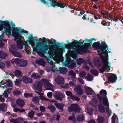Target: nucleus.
<instances>
[{
	"instance_id": "f257e3e1",
	"label": "nucleus",
	"mask_w": 123,
	"mask_h": 123,
	"mask_svg": "<svg viewBox=\"0 0 123 123\" xmlns=\"http://www.w3.org/2000/svg\"><path fill=\"white\" fill-rule=\"evenodd\" d=\"M100 49V50H98L97 52L99 55L102 62L104 64L102 67L99 69L100 73H103L105 70L110 68L108 65V52L106 50H109L108 46L106 43L104 41H102L99 45Z\"/></svg>"
},
{
	"instance_id": "a18cd8bd",
	"label": "nucleus",
	"mask_w": 123,
	"mask_h": 123,
	"mask_svg": "<svg viewBox=\"0 0 123 123\" xmlns=\"http://www.w3.org/2000/svg\"><path fill=\"white\" fill-rule=\"evenodd\" d=\"M23 81L25 83L27 84L29 83L28 78L26 76H23L22 78Z\"/></svg>"
},
{
	"instance_id": "dca6fc26",
	"label": "nucleus",
	"mask_w": 123,
	"mask_h": 123,
	"mask_svg": "<svg viewBox=\"0 0 123 123\" xmlns=\"http://www.w3.org/2000/svg\"><path fill=\"white\" fill-rule=\"evenodd\" d=\"M48 48L49 50L47 52L46 54L49 55V56L51 57L54 53V50L56 48H54L53 45H49Z\"/></svg>"
},
{
	"instance_id": "680f3d73",
	"label": "nucleus",
	"mask_w": 123,
	"mask_h": 123,
	"mask_svg": "<svg viewBox=\"0 0 123 123\" xmlns=\"http://www.w3.org/2000/svg\"><path fill=\"white\" fill-rule=\"evenodd\" d=\"M20 91L18 90L15 91L13 92V94L16 95H20Z\"/></svg>"
},
{
	"instance_id": "a211bd4d",
	"label": "nucleus",
	"mask_w": 123,
	"mask_h": 123,
	"mask_svg": "<svg viewBox=\"0 0 123 123\" xmlns=\"http://www.w3.org/2000/svg\"><path fill=\"white\" fill-rule=\"evenodd\" d=\"M103 101H101V102H99V104L98 105V111L102 113H104L105 112V107L103 105L102 102Z\"/></svg>"
},
{
	"instance_id": "0e129e2a",
	"label": "nucleus",
	"mask_w": 123,
	"mask_h": 123,
	"mask_svg": "<svg viewBox=\"0 0 123 123\" xmlns=\"http://www.w3.org/2000/svg\"><path fill=\"white\" fill-rule=\"evenodd\" d=\"M53 93L51 92H48L47 93V96L49 98H50L52 96Z\"/></svg>"
},
{
	"instance_id": "20e7f679",
	"label": "nucleus",
	"mask_w": 123,
	"mask_h": 123,
	"mask_svg": "<svg viewBox=\"0 0 123 123\" xmlns=\"http://www.w3.org/2000/svg\"><path fill=\"white\" fill-rule=\"evenodd\" d=\"M100 95L98 94H97V97L99 101V102H101L103 101V103L104 105L107 106H109V103L108 99L107 97V92L105 90H101L99 92Z\"/></svg>"
},
{
	"instance_id": "864d4df0",
	"label": "nucleus",
	"mask_w": 123,
	"mask_h": 123,
	"mask_svg": "<svg viewBox=\"0 0 123 123\" xmlns=\"http://www.w3.org/2000/svg\"><path fill=\"white\" fill-rule=\"evenodd\" d=\"M40 110L42 112H44L45 111V107L43 106H40L39 107Z\"/></svg>"
},
{
	"instance_id": "de8ad7c7",
	"label": "nucleus",
	"mask_w": 123,
	"mask_h": 123,
	"mask_svg": "<svg viewBox=\"0 0 123 123\" xmlns=\"http://www.w3.org/2000/svg\"><path fill=\"white\" fill-rule=\"evenodd\" d=\"M21 81L22 80H21L16 79L14 81L15 85L17 86L19 85Z\"/></svg>"
},
{
	"instance_id": "052dcab7",
	"label": "nucleus",
	"mask_w": 123,
	"mask_h": 123,
	"mask_svg": "<svg viewBox=\"0 0 123 123\" xmlns=\"http://www.w3.org/2000/svg\"><path fill=\"white\" fill-rule=\"evenodd\" d=\"M10 23L9 21H6L4 26L6 27H9L10 25Z\"/></svg>"
},
{
	"instance_id": "2eb2a0df",
	"label": "nucleus",
	"mask_w": 123,
	"mask_h": 123,
	"mask_svg": "<svg viewBox=\"0 0 123 123\" xmlns=\"http://www.w3.org/2000/svg\"><path fill=\"white\" fill-rule=\"evenodd\" d=\"M64 80L63 77L61 76H57L55 79V81L58 84L60 85L63 86L64 84Z\"/></svg>"
},
{
	"instance_id": "09e8293b",
	"label": "nucleus",
	"mask_w": 123,
	"mask_h": 123,
	"mask_svg": "<svg viewBox=\"0 0 123 123\" xmlns=\"http://www.w3.org/2000/svg\"><path fill=\"white\" fill-rule=\"evenodd\" d=\"M86 74V72L84 71H82L80 72V77L81 78H83L85 77Z\"/></svg>"
},
{
	"instance_id": "79ce46f5",
	"label": "nucleus",
	"mask_w": 123,
	"mask_h": 123,
	"mask_svg": "<svg viewBox=\"0 0 123 123\" xmlns=\"http://www.w3.org/2000/svg\"><path fill=\"white\" fill-rule=\"evenodd\" d=\"M84 119V116L83 115H79L77 118V120L80 122L82 121Z\"/></svg>"
},
{
	"instance_id": "5701e85b",
	"label": "nucleus",
	"mask_w": 123,
	"mask_h": 123,
	"mask_svg": "<svg viewBox=\"0 0 123 123\" xmlns=\"http://www.w3.org/2000/svg\"><path fill=\"white\" fill-rule=\"evenodd\" d=\"M54 105L56 107L61 111L63 110V107L64 106V105L62 103H55Z\"/></svg>"
},
{
	"instance_id": "39448f33",
	"label": "nucleus",
	"mask_w": 123,
	"mask_h": 123,
	"mask_svg": "<svg viewBox=\"0 0 123 123\" xmlns=\"http://www.w3.org/2000/svg\"><path fill=\"white\" fill-rule=\"evenodd\" d=\"M48 0L50 1V2L46 1V2L48 3L45 5H46V6H48L49 7L50 6L54 8L57 7H60L62 8H64L65 6L67 7L65 4H64L61 2L57 1L55 0Z\"/></svg>"
},
{
	"instance_id": "412c9836",
	"label": "nucleus",
	"mask_w": 123,
	"mask_h": 123,
	"mask_svg": "<svg viewBox=\"0 0 123 123\" xmlns=\"http://www.w3.org/2000/svg\"><path fill=\"white\" fill-rule=\"evenodd\" d=\"M85 92L86 94L87 95H91L93 92V90L91 87L86 86L85 88Z\"/></svg>"
},
{
	"instance_id": "4c0bfd02",
	"label": "nucleus",
	"mask_w": 123,
	"mask_h": 123,
	"mask_svg": "<svg viewBox=\"0 0 123 123\" xmlns=\"http://www.w3.org/2000/svg\"><path fill=\"white\" fill-rule=\"evenodd\" d=\"M8 27V28H5V32L6 33L8 34V35L10 36L11 34V28L10 26V25L9 27Z\"/></svg>"
},
{
	"instance_id": "e433bc0d",
	"label": "nucleus",
	"mask_w": 123,
	"mask_h": 123,
	"mask_svg": "<svg viewBox=\"0 0 123 123\" xmlns=\"http://www.w3.org/2000/svg\"><path fill=\"white\" fill-rule=\"evenodd\" d=\"M98 102V101L97 98H94L92 101L91 104L95 107H96L97 106V104Z\"/></svg>"
},
{
	"instance_id": "bb28decb",
	"label": "nucleus",
	"mask_w": 123,
	"mask_h": 123,
	"mask_svg": "<svg viewBox=\"0 0 123 123\" xmlns=\"http://www.w3.org/2000/svg\"><path fill=\"white\" fill-rule=\"evenodd\" d=\"M86 49L84 47V48L80 47L78 48V54L82 55L83 54V53H86Z\"/></svg>"
},
{
	"instance_id": "4d7b16f0",
	"label": "nucleus",
	"mask_w": 123,
	"mask_h": 123,
	"mask_svg": "<svg viewBox=\"0 0 123 123\" xmlns=\"http://www.w3.org/2000/svg\"><path fill=\"white\" fill-rule=\"evenodd\" d=\"M48 63L51 65L53 66H53H55V64L53 62L52 60L49 59L48 60Z\"/></svg>"
},
{
	"instance_id": "9b49d317",
	"label": "nucleus",
	"mask_w": 123,
	"mask_h": 123,
	"mask_svg": "<svg viewBox=\"0 0 123 123\" xmlns=\"http://www.w3.org/2000/svg\"><path fill=\"white\" fill-rule=\"evenodd\" d=\"M65 93L67 96H70V97L69 98L73 100H75L77 102L80 101V98L75 95H73L71 92L66 91V92Z\"/></svg>"
},
{
	"instance_id": "49530a36",
	"label": "nucleus",
	"mask_w": 123,
	"mask_h": 123,
	"mask_svg": "<svg viewBox=\"0 0 123 123\" xmlns=\"http://www.w3.org/2000/svg\"><path fill=\"white\" fill-rule=\"evenodd\" d=\"M34 114V111L31 110V111H29L28 113V117L31 118H33Z\"/></svg>"
},
{
	"instance_id": "3c124183",
	"label": "nucleus",
	"mask_w": 123,
	"mask_h": 123,
	"mask_svg": "<svg viewBox=\"0 0 123 123\" xmlns=\"http://www.w3.org/2000/svg\"><path fill=\"white\" fill-rule=\"evenodd\" d=\"M109 107L107 108H106V111L107 113L109 114V117L111 114L112 112L111 111H110L109 106H108Z\"/></svg>"
},
{
	"instance_id": "b1692460",
	"label": "nucleus",
	"mask_w": 123,
	"mask_h": 123,
	"mask_svg": "<svg viewBox=\"0 0 123 123\" xmlns=\"http://www.w3.org/2000/svg\"><path fill=\"white\" fill-rule=\"evenodd\" d=\"M73 47L71 46V48L73 50H69V52L73 55L74 56L78 54V48L77 49L76 48H73Z\"/></svg>"
},
{
	"instance_id": "f03ea898",
	"label": "nucleus",
	"mask_w": 123,
	"mask_h": 123,
	"mask_svg": "<svg viewBox=\"0 0 123 123\" xmlns=\"http://www.w3.org/2000/svg\"><path fill=\"white\" fill-rule=\"evenodd\" d=\"M31 36L28 37L30 40L29 41V44L32 45L34 43H36V45L35 49L39 50L41 52H38V54L39 55H40L41 56H44V54H46L47 51L48 49V45L47 44V42L44 41L43 42V43H41L39 42V39H38L36 41L37 42H36L35 40L33 38L32 35H31Z\"/></svg>"
},
{
	"instance_id": "ddd939ff",
	"label": "nucleus",
	"mask_w": 123,
	"mask_h": 123,
	"mask_svg": "<svg viewBox=\"0 0 123 123\" xmlns=\"http://www.w3.org/2000/svg\"><path fill=\"white\" fill-rule=\"evenodd\" d=\"M74 90L76 92V95L78 96L82 95L83 93V91L82 89L81 86L80 85L77 86L74 88Z\"/></svg>"
},
{
	"instance_id": "c85d7f7f",
	"label": "nucleus",
	"mask_w": 123,
	"mask_h": 123,
	"mask_svg": "<svg viewBox=\"0 0 123 123\" xmlns=\"http://www.w3.org/2000/svg\"><path fill=\"white\" fill-rule=\"evenodd\" d=\"M4 85L6 87H11L12 86V82L9 80H6L4 83Z\"/></svg>"
},
{
	"instance_id": "7c9ffc66",
	"label": "nucleus",
	"mask_w": 123,
	"mask_h": 123,
	"mask_svg": "<svg viewBox=\"0 0 123 123\" xmlns=\"http://www.w3.org/2000/svg\"><path fill=\"white\" fill-rule=\"evenodd\" d=\"M36 63L37 64H38L39 65H42L43 67H44L45 65L46 62L44 60L40 59L37 60Z\"/></svg>"
},
{
	"instance_id": "6e6d98bb",
	"label": "nucleus",
	"mask_w": 123,
	"mask_h": 123,
	"mask_svg": "<svg viewBox=\"0 0 123 123\" xmlns=\"http://www.w3.org/2000/svg\"><path fill=\"white\" fill-rule=\"evenodd\" d=\"M5 67V63L3 62H0V68L1 69H3Z\"/></svg>"
},
{
	"instance_id": "f704fd0d",
	"label": "nucleus",
	"mask_w": 123,
	"mask_h": 123,
	"mask_svg": "<svg viewBox=\"0 0 123 123\" xmlns=\"http://www.w3.org/2000/svg\"><path fill=\"white\" fill-rule=\"evenodd\" d=\"M7 107L6 104L4 103L0 104V109L3 111H5Z\"/></svg>"
},
{
	"instance_id": "338daca9",
	"label": "nucleus",
	"mask_w": 123,
	"mask_h": 123,
	"mask_svg": "<svg viewBox=\"0 0 123 123\" xmlns=\"http://www.w3.org/2000/svg\"><path fill=\"white\" fill-rule=\"evenodd\" d=\"M2 96L0 95V101L2 102H4L5 101V99L4 98H2Z\"/></svg>"
},
{
	"instance_id": "5fc2aeb1",
	"label": "nucleus",
	"mask_w": 123,
	"mask_h": 123,
	"mask_svg": "<svg viewBox=\"0 0 123 123\" xmlns=\"http://www.w3.org/2000/svg\"><path fill=\"white\" fill-rule=\"evenodd\" d=\"M24 96L26 98L28 97H32V93H24Z\"/></svg>"
},
{
	"instance_id": "6e6552de",
	"label": "nucleus",
	"mask_w": 123,
	"mask_h": 123,
	"mask_svg": "<svg viewBox=\"0 0 123 123\" xmlns=\"http://www.w3.org/2000/svg\"><path fill=\"white\" fill-rule=\"evenodd\" d=\"M51 44L50 45H53L54 46V48H57L58 47L59 48H60V50L62 52H64L65 51L64 48H65L66 44L64 43V46L62 45L61 46L60 45L61 44L60 43L57 42V44H55L53 42V41L51 40H50V42L49 43Z\"/></svg>"
},
{
	"instance_id": "f8f14e48",
	"label": "nucleus",
	"mask_w": 123,
	"mask_h": 123,
	"mask_svg": "<svg viewBox=\"0 0 123 123\" xmlns=\"http://www.w3.org/2000/svg\"><path fill=\"white\" fill-rule=\"evenodd\" d=\"M42 84L40 81L34 83L33 85V87L35 90L40 92H41L42 91Z\"/></svg>"
},
{
	"instance_id": "8fccbe9b",
	"label": "nucleus",
	"mask_w": 123,
	"mask_h": 123,
	"mask_svg": "<svg viewBox=\"0 0 123 123\" xmlns=\"http://www.w3.org/2000/svg\"><path fill=\"white\" fill-rule=\"evenodd\" d=\"M91 73L92 74L95 75H98V71L96 70H92L91 71Z\"/></svg>"
},
{
	"instance_id": "423d86ee",
	"label": "nucleus",
	"mask_w": 123,
	"mask_h": 123,
	"mask_svg": "<svg viewBox=\"0 0 123 123\" xmlns=\"http://www.w3.org/2000/svg\"><path fill=\"white\" fill-rule=\"evenodd\" d=\"M11 62L12 64L15 63L18 66L22 67L26 66L27 64L26 61L19 58L13 59L11 60Z\"/></svg>"
},
{
	"instance_id": "7ed1b4c3",
	"label": "nucleus",
	"mask_w": 123,
	"mask_h": 123,
	"mask_svg": "<svg viewBox=\"0 0 123 123\" xmlns=\"http://www.w3.org/2000/svg\"><path fill=\"white\" fill-rule=\"evenodd\" d=\"M15 25L14 24L12 26V28H13L12 34L14 35L15 40L18 39L16 41L18 47L20 49L22 48L23 46L22 42L20 40L21 36V34H23L24 32V29H22L20 27H15Z\"/></svg>"
},
{
	"instance_id": "37998d69",
	"label": "nucleus",
	"mask_w": 123,
	"mask_h": 123,
	"mask_svg": "<svg viewBox=\"0 0 123 123\" xmlns=\"http://www.w3.org/2000/svg\"><path fill=\"white\" fill-rule=\"evenodd\" d=\"M14 74L15 75V76L20 77L21 76L22 72L19 70H17L15 71Z\"/></svg>"
},
{
	"instance_id": "9d476101",
	"label": "nucleus",
	"mask_w": 123,
	"mask_h": 123,
	"mask_svg": "<svg viewBox=\"0 0 123 123\" xmlns=\"http://www.w3.org/2000/svg\"><path fill=\"white\" fill-rule=\"evenodd\" d=\"M55 98L57 100L60 101L62 100V98L65 96V95L62 93L61 92H55L54 94Z\"/></svg>"
},
{
	"instance_id": "a878e982",
	"label": "nucleus",
	"mask_w": 123,
	"mask_h": 123,
	"mask_svg": "<svg viewBox=\"0 0 123 123\" xmlns=\"http://www.w3.org/2000/svg\"><path fill=\"white\" fill-rule=\"evenodd\" d=\"M69 74L71 76L72 80L74 81V80L76 79V74L73 70L69 71L68 72Z\"/></svg>"
},
{
	"instance_id": "69168bd1",
	"label": "nucleus",
	"mask_w": 123,
	"mask_h": 123,
	"mask_svg": "<svg viewBox=\"0 0 123 123\" xmlns=\"http://www.w3.org/2000/svg\"><path fill=\"white\" fill-rule=\"evenodd\" d=\"M17 119L18 123H22L23 121V119L22 118H18Z\"/></svg>"
},
{
	"instance_id": "1a4fd4ad",
	"label": "nucleus",
	"mask_w": 123,
	"mask_h": 123,
	"mask_svg": "<svg viewBox=\"0 0 123 123\" xmlns=\"http://www.w3.org/2000/svg\"><path fill=\"white\" fill-rule=\"evenodd\" d=\"M68 43L67 45L68 46H71L73 47H75L80 45H83V42H80L77 40H74V42L72 41L71 43L69 42L68 40H67Z\"/></svg>"
},
{
	"instance_id": "a19ab883",
	"label": "nucleus",
	"mask_w": 123,
	"mask_h": 123,
	"mask_svg": "<svg viewBox=\"0 0 123 123\" xmlns=\"http://www.w3.org/2000/svg\"><path fill=\"white\" fill-rule=\"evenodd\" d=\"M69 66L72 68H73L76 66V64L74 62V60H72Z\"/></svg>"
},
{
	"instance_id": "e2e57ef3",
	"label": "nucleus",
	"mask_w": 123,
	"mask_h": 123,
	"mask_svg": "<svg viewBox=\"0 0 123 123\" xmlns=\"http://www.w3.org/2000/svg\"><path fill=\"white\" fill-rule=\"evenodd\" d=\"M87 16L86 14H85L83 17L82 18L83 20H89V17L87 18L86 17Z\"/></svg>"
},
{
	"instance_id": "4be33fe9",
	"label": "nucleus",
	"mask_w": 123,
	"mask_h": 123,
	"mask_svg": "<svg viewBox=\"0 0 123 123\" xmlns=\"http://www.w3.org/2000/svg\"><path fill=\"white\" fill-rule=\"evenodd\" d=\"M72 60L69 56L67 57L65 62L63 63L64 66L65 67L68 66L70 63L71 62Z\"/></svg>"
},
{
	"instance_id": "393cba45",
	"label": "nucleus",
	"mask_w": 123,
	"mask_h": 123,
	"mask_svg": "<svg viewBox=\"0 0 123 123\" xmlns=\"http://www.w3.org/2000/svg\"><path fill=\"white\" fill-rule=\"evenodd\" d=\"M42 80V81L44 82L45 86H46L47 87H53L52 84L49 82L48 80L45 79H43Z\"/></svg>"
},
{
	"instance_id": "6ab92c4d",
	"label": "nucleus",
	"mask_w": 123,
	"mask_h": 123,
	"mask_svg": "<svg viewBox=\"0 0 123 123\" xmlns=\"http://www.w3.org/2000/svg\"><path fill=\"white\" fill-rule=\"evenodd\" d=\"M10 52L12 54L15 56L21 58L22 56L21 54L18 52H17L13 50L12 49H9Z\"/></svg>"
},
{
	"instance_id": "c03bdc74",
	"label": "nucleus",
	"mask_w": 123,
	"mask_h": 123,
	"mask_svg": "<svg viewBox=\"0 0 123 123\" xmlns=\"http://www.w3.org/2000/svg\"><path fill=\"white\" fill-rule=\"evenodd\" d=\"M88 75L86 76L85 78L87 79V80L89 81L92 80H93V77L89 74H88Z\"/></svg>"
},
{
	"instance_id": "c756f323",
	"label": "nucleus",
	"mask_w": 123,
	"mask_h": 123,
	"mask_svg": "<svg viewBox=\"0 0 123 123\" xmlns=\"http://www.w3.org/2000/svg\"><path fill=\"white\" fill-rule=\"evenodd\" d=\"M12 89V88H9L6 89V90L4 91L2 95V96H4L5 98H7L8 96V94L10 93L9 92V90H11Z\"/></svg>"
},
{
	"instance_id": "4468645a",
	"label": "nucleus",
	"mask_w": 123,
	"mask_h": 123,
	"mask_svg": "<svg viewBox=\"0 0 123 123\" xmlns=\"http://www.w3.org/2000/svg\"><path fill=\"white\" fill-rule=\"evenodd\" d=\"M111 74L112 75L109 76L108 77L107 80L108 83L111 82L113 83L117 80V78L116 75L114 74Z\"/></svg>"
},
{
	"instance_id": "0eeeda50",
	"label": "nucleus",
	"mask_w": 123,
	"mask_h": 123,
	"mask_svg": "<svg viewBox=\"0 0 123 123\" xmlns=\"http://www.w3.org/2000/svg\"><path fill=\"white\" fill-rule=\"evenodd\" d=\"M80 107L78 106L77 104H73L70 105L68 108V111L69 112H74L77 113L79 112L80 111Z\"/></svg>"
},
{
	"instance_id": "f3484780",
	"label": "nucleus",
	"mask_w": 123,
	"mask_h": 123,
	"mask_svg": "<svg viewBox=\"0 0 123 123\" xmlns=\"http://www.w3.org/2000/svg\"><path fill=\"white\" fill-rule=\"evenodd\" d=\"M16 104L18 107L22 108L25 105V103L23 100L18 99L16 101Z\"/></svg>"
},
{
	"instance_id": "ea45409f",
	"label": "nucleus",
	"mask_w": 123,
	"mask_h": 123,
	"mask_svg": "<svg viewBox=\"0 0 123 123\" xmlns=\"http://www.w3.org/2000/svg\"><path fill=\"white\" fill-rule=\"evenodd\" d=\"M30 77L31 78H35V79H40L41 78V77L38 74L37 75L34 72L32 74Z\"/></svg>"
},
{
	"instance_id": "58836bf2",
	"label": "nucleus",
	"mask_w": 123,
	"mask_h": 123,
	"mask_svg": "<svg viewBox=\"0 0 123 123\" xmlns=\"http://www.w3.org/2000/svg\"><path fill=\"white\" fill-rule=\"evenodd\" d=\"M85 61V60L82 58H79L76 60V63L78 65L81 64L82 63H83Z\"/></svg>"
},
{
	"instance_id": "bf43d9fd",
	"label": "nucleus",
	"mask_w": 123,
	"mask_h": 123,
	"mask_svg": "<svg viewBox=\"0 0 123 123\" xmlns=\"http://www.w3.org/2000/svg\"><path fill=\"white\" fill-rule=\"evenodd\" d=\"M6 67L8 68H9L11 66V63L10 62L6 61L5 62Z\"/></svg>"
},
{
	"instance_id": "cd10ccee",
	"label": "nucleus",
	"mask_w": 123,
	"mask_h": 123,
	"mask_svg": "<svg viewBox=\"0 0 123 123\" xmlns=\"http://www.w3.org/2000/svg\"><path fill=\"white\" fill-rule=\"evenodd\" d=\"M99 45L100 42L99 41L93 43L92 46L94 48L96 49H100Z\"/></svg>"
},
{
	"instance_id": "72a5a7b5",
	"label": "nucleus",
	"mask_w": 123,
	"mask_h": 123,
	"mask_svg": "<svg viewBox=\"0 0 123 123\" xmlns=\"http://www.w3.org/2000/svg\"><path fill=\"white\" fill-rule=\"evenodd\" d=\"M47 109H49L50 111L52 113H54L56 110L55 107L54 105H49Z\"/></svg>"
},
{
	"instance_id": "aec40b11",
	"label": "nucleus",
	"mask_w": 123,
	"mask_h": 123,
	"mask_svg": "<svg viewBox=\"0 0 123 123\" xmlns=\"http://www.w3.org/2000/svg\"><path fill=\"white\" fill-rule=\"evenodd\" d=\"M95 66L98 68H100L101 66L102 63L100 61V60L98 57H96L94 62Z\"/></svg>"
},
{
	"instance_id": "c9c22d12",
	"label": "nucleus",
	"mask_w": 123,
	"mask_h": 123,
	"mask_svg": "<svg viewBox=\"0 0 123 123\" xmlns=\"http://www.w3.org/2000/svg\"><path fill=\"white\" fill-rule=\"evenodd\" d=\"M39 99L38 97L37 96L33 97L32 98V101L35 104H38Z\"/></svg>"
},
{
	"instance_id": "13d9d810",
	"label": "nucleus",
	"mask_w": 123,
	"mask_h": 123,
	"mask_svg": "<svg viewBox=\"0 0 123 123\" xmlns=\"http://www.w3.org/2000/svg\"><path fill=\"white\" fill-rule=\"evenodd\" d=\"M114 115L116 116V115L115 114H114V115L112 116V118L111 123H115L116 117L114 116Z\"/></svg>"
},
{
	"instance_id": "473e14b6",
	"label": "nucleus",
	"mask_w": 123,
	"mask_h": 123,
	"mask_svg": "<svg viewBox=\"0 0 123 123\" xmlns=\"http://www.w3.org/2000/svg\"><path fill=\"white\" fill-rule=\"evenodd\" d=\"M7 56V54L5 53L4 51H0V58L1 59H5Z\"/></svg>"
},
{
	"instance_id": "603ef678",
	"label": "nucleus",
	"mask_w": 123,
	"mask_h": 123,
	"mask_svg": "<svg viewBox=\"0 0 123 123\" xmlns=\"http://www.w3.org/2000/svg\"><path fill=\"white\" fill-rule=\"evenodd\" d=\"M91 45V44L88 43H85L83 45L84 47L86 49H88L89 46Z\"/></svg>"
},
{
	"instance_id": "2f4dec72",
	"label": "nucleus",
	"mask_w": 123,
	"mask_h": 123,
	"mask_svg": "<svg viewBox=\"0 0 123 123\" xmlns=\"http://www.w3.org/2000/svg\"><path fill=\"white\" fill-rule=\"evenodd\" d=\"M104 118L100 115H98L97 118V122L98 123H102L105 121Z\"/></svg>"
},
{
	"instance_id": "774afa93",
	"label": "nucleus",
	"mask_w": 123,
	"mask_h": 123,
	"mask_svg": "<svg viewBox=\"0 0 123 123\" xmlns=\"http://www.w3.org/2000/svg\"><path fill=\"white\" fill-rule=\"evenodd\" d=\"M78 81L81 84H84L85 83L84 80L81 78H79L78 79Z\"/></svg>"
}]
</instances>
